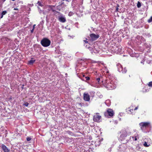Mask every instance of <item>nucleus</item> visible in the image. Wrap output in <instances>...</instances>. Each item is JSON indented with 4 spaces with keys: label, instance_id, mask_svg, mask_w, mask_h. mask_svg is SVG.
<instances>
[{
    "label": "nucleus",
    "instance_id": "35",
    "mask_svg": "<svg viewBox=\"0 0 152 152\" xmlns=\"http://www.w3.org/2000/svg\"><path fill=\"white\" fill-rule=\"evenodd\" d=\"M63 1H66L67 2H69V0H63Z\"/></svg>",
    "mask_w": 152,
    "mask_h": 152
},
{
    "label": "nucleus",
    "instance_id": "38",
    "mask_svg": "<svg viewBox=\"0 0 152 152\" xmlns=\"http://www.w3.org/2000/svg\"><path fill=\"white\" fill-rule=\"evenodd\" d=\"M64 4V2H62V3H61V4L62 5V4Z\"/></svg>",
    "mask_w": 152,
    "mask_h": 152
},
{
    "label": "nucleus",
    "instance_id": "36",
    "mask_svg": "<svg viewBox=\"0 0 152 152\" xmlns=\"http://www.w3.org/2000/svg\"><path fill=\"white\" fill-rule=\"evenodd\" d=\"M129 139L126 140V141L127 142H128V141H129Z\"/></svg>",
    "mask_w": 152,
    "mask_h": 152
},
{
    "label": "nucleus",
    "instance_id": "14",
    "mask_svg": "<svg viewBox=\"0 0 152 152\" xmlns=\"http://www.w3.org/2000/svg\"><path fill=\"white\" fill-rule=\"evenodd\" d=\"M116 50H117V52L118 53L121 54V53L122 52V47L121 46H120L119 48L117 49Z\"/></svg>",
    "mask_w": 152,
    "mask_h": 152
},
{
    "label": "nucleus",
    "instance_id": "30",
    "mask_svg": "<svg viewBox=\"0 0 152 152\" xmlns=\"http://www.w3.org/2000/svg\"><path fill=\"white\" fill-rule=\"evenodd\" d=\"M36 26V25L35 24H34L33 26V29H34V28H35V26Z\"/></svg>",
    "mask_w": 152,
    "mask_h": 152
},
{
    "label": "nucleus",
    "instance_id": "17",
    "mask_svg": "<svg viewBox=\"0 0 152 152\" xmlns=\"http://www.w3.org/2000/svg\"><path fill=\"white\" fill-rule=\"evenodd\" d=\"M136 149L137 151H140L141 149V148L139 145H138L137 146Z\"/></svg>",
    "mask_w": 152,
    "mask_h": 152
},
{
    "label": "nucleus",
    "instance_id": "10",
    "mask_svg": "<svg viewBox=\"0 0 152 152\" xmlns=\"http://www.w3.org/2000/svg\"><path fill=\"white\" fill-rule=\"evenodd\" d=\"M90 36L93 40H96L99 37V34L96 35L94 33L90 34Z\"/></svg>",
    "mask_w": 152,
    "mask_h": 152
},
{
    "label": "nucleus",
    "instance_id": "11",
    "mask_svg": "<svg viewBox=\"0 0 152 152\" xmlns=\"http://www.w3.org/2000/svg\"><path fill=\"white\" fill-rule=\"evenodd\" d=\"M48 7L50 8V10H51L52 11L54 12V15H56L57 14H60V12L56 11L55 10L53 9V7H54V6L51 5H49L48 6Z\"/></svg>",
    "mask_w": 152,
    "mask_h": 152
},
{
    "label": "nucleus",
    "instance_id": "37",
    "mask_svg": "<svg viewBox=\"0 0 152 152\" xmlns=\"http://www.w3.org/2000/svg\"><path fill=\"white\" fill-rule=\"evenodd\" d=\"M2 0V1H3V2H4L5 1V0Z\"/></svg>",
    "mask_w": 152,
    "mask_h": 152
},
{
    "label": "nucleus",
    "instance_id": "2",
    "mask_svg": "<svg viewBox=\"0 0 152 152\" xmlns=\"http://www.w3.org/2000/svg\"><path fill=\"white\" fill-rule=\"evenodd\" d=\"M140 129L143 130L145 129L150 127L151 126L150 123L149 122H142L139 124Z\"/></svg>",
    "mask_w": 152,
    "mask_h": 152
},
{
    "label": "nucleus",
    "instance_id": "22",
    "mask_svg": "<svg viewBox=\"0 0 152 152\" xmlns=\"http://www.w3.org/2000/svg\"><path fill=\"white\" fill-rule=\"evenodd\" d=\"M152 21V16L148 20V23H150Z\"/></svg>",
    "mask_w": 152,
    "mask_h": 152
},
{
    "label": "nucleus",
    "instance_id": "23",
    "mask_svg": "<svg viewBox=\"0 0 152 152\" xmlns=\"http://www.w3.org/2000/svg\"><path fill=\"white\" fill-rule=\"evenodd\" d=\"M127 71V70L126 69V68H124V69H123V70L122 71V73H125Z\"/></svg>",
    "mask_w": 152,
    "mask_h": 152
},
{
    "label": "nucleus",
    "instance_id": "34",
    "mask_svg": "<svg viewBox=\"0 0 152 152\" xmlns=\"http://www.w3.org/2000/svg\"><path fill=\"white\" fill-rule=\"evenodd\" d=\"M118 8L117 7V8L116 9V11H118Z\"/></svg>",
    "mask_w": 152,
    "mask_h": 152
},
{
    "label": "nucleus",
    "instance_id": "28",
    "mask_svg": "<svg viewBox=\"0 0 152 152\" xmlns=\"http://www.w3.org/2000/svg\"><path fill=\"white\" fill-rule=\"evenodd\" d=\"M100 80V78L99 77L97 78L96 79V80L98 82V83H99Z\"/></svg>",
    "mask_w": 152,
    "mask_h": 152
},
{
    "label": "nucleus",
    "instance_id": "32",
    "mask_svg": "<svg viewBox=\"0 0 152 152\" xmlns=\"http://www.w3.org/2000/svg\"><path fill=\"white\" fill-rule=\"evenodd\" d=\"M78 104L81 107H82V104L81 103H78Z\"/></svg>",
    "mask_w": 152,
    "mask_h": 152
},
{
    "label": "nucleus",
    "instance_id": "16",
    "mask_svg": "<svg viewBox=\"0 0 152 152\" xmlns=\"http://www.w3.org/2000/svg\"><path fill=\"white\" fill-rule=\"evenodd\" d=\"M7 13V12L6 11H3L1 13V15L0 17V18H2L3 17V15H5Z\"/></svg>",
    "mask_w": 152,
    "mask_h": 152
},
{
    "label": "nucleus",
    "instance_id": "3",
    "mask_svg": "<svg viewBox=\"0 0 152 152\" xmlns=\"http://www.w3.org/2000/svg\"><path fill=\"white\" fill-rule=\"evenodd\" d=\"M51 42L47 38H43L41 41V44L44 47H47L49 46Z\"/></svg>",
    "mask_w": 152,
    "mask_h": 152
},
{
    "label": "nucleus",
    "instance_id": "19",
    "mask_svg": "<svg viewBox=\"0 0 152 152\" xmlns=\"http://www.w3.org/2000/svg\"><path fill=\"white\" fill-rule=\"evenodd\" d=\"M83 77H84L86 80H90V78L88 76H86L85 77V76L84 75H83Z\"/></svg>",
    "mask_w": 152,
    "mask_h": 152
},
{
    "label": "nucleus",
    "instance_id": "15",
    "mask_svg": "<svg viewBox=\"0 0 152 152\" xmlns=\"http://www.w3.org/2000/svg\"><path fill=\"white\" fill-rule=\"evenodd\" d=\"M123 69L122 65H120L118 66V71L119 72H122Z\"/></svg>",
    "mask_w": 152,
    "mask_h": 152
},
{
    "label": "nucleus",
    "instance_id": "33",
    "mask_svg": "<svg viewBox=\"0 0 152 152\" xmlns=\"http://www.w3.org/2000/svg\"><path fill=\"white\" fill-rule=\"evenodd\" d=\"M14 10H18V8H14Z\"/></svg>",
    "mask_w": 152,
    "mask_h": 152
},
{
    "label": "nucleus",
    "instance_id": "31",
    "mask_svg": "<svg viewBox=\"0 0 152 152\" xmlns=\"http://www.w3.org/2000/svg\"><path fill=\"white\" fill-rule=\"evenodd\" d=\"M34 29H32V30H31V33H32L33 32L34 30Z\"/></svg>",
    "mask_w": 152,
    "mask_h": 152
},
{
    "label": "nucleus",
    "instance_id": "4",
    "mask_svg": "<svg viewBox=\"0 0 152 152\" xmlns=\"http://www.w3.org/2000/svg\"><path fill=\"white\" fill-rule=\"evenodd\" d=\"M114 112L113 109L108 108L104 113V115L107 118H110L114 115Z\"/></svg>",
    "mask_w": 152,
    "mask_h": 152
},
{
    "label": "nucleus",
    "instance_id": "25",
    "mask_svg": "<svg viewBox=\"0 0 152 152\" xmlns=\"http://www.w3.org/2000/svg\"><path fill=\"white\" fill-rule=\"evenodd\" d=\"M28 104H29L28 102H26L23 104V105L25 106L26 107H27L28 106Z\"/></svg>",
    "mask_w": 152,
    "mask_h": 152
},
{
    "label": "nucleus",
    "instance_id": "13",
    "mask_svg": "<svg viewBox=\"0 0 152 152\" xmlns=\"http://www.w3.org/2000/svg\"><path fill=\"white\" fill-rule=\"evenodd\" d=\"M1 148L3 150L4 152H10V150L4 144H2L1 146Z\"/></svg>",
    "mask_w": 152,
    "mask_h": 152
},
{
    "label": "nucleus",
    "instance_id": "24",
    "mask_svg": "<svg viewBox=\"0 0 152 152\" xmlns=\"http://www.w3.org/2000/svg\"><path fill=\"white\" fill-rule=\"evenodd\" d=\"M148 85L149 87H152V81L149 82L148 84Z\"/></svg>",
    "mask_w": 152,
    "mask_h": 152
},
{
    "label": "nucleus",
    "instance_id": "29",
    "mask_svg": "<svg viewBox=\"0 0 152 152\" xmlns=\"http://www.w3.org/2000/svg\"><path fill=\"white\" fill-rule=\"evenodd\" d=\"M83 41L85 43H88V41L86 40H84Z\"/></svg>",
    "mask_w": 152,
    "mask_h": 152
},
{
    "label": "nucleus",
    "instance_id": "7",
    "mask_svg": "<svg viewBox=\"0 0 152 152\" xmlns=\"http://www.w3.org/2000/svg\"><path fill=\"white\" fill-rule=\"evenodd\" d=\"M138 107L137 106L135 108H133L132 106L130 107L127 110V112L129 114H131L133 113L135 110L138 109Z\"/></svg>",
    "mask_w": 152,
    "mask_h": 152
},
{
    "label": "nucleus",
    "instance_id": "6",
    "mask_svg": "<svg viewBox=\"0 0 152 152\" xmlns=\"http://www.w3.org/2000/svg\"><path fill=\"white\" fill-rule=\"evenodd\" d=\"M101 116L98 113H95L93 116V120L95 122H99L101 118Z\"/></svg>",
    "mask_w": 152,
    "mask_h": 152
},
{
    "label": "nucleus",
    "instance_id": "20",
    "mask_svg": "<svg viewBox=\"0 0 152 152\" xmlns=\"http://www.w3.org/2000/svg\"><path fill=\"white\" fill-rule=\"evenodd\" d=\"M143 145L145 147H148L149 146L150 144H149L148 145L147 142H144V143L143 144Z\"/></svg>",
    "mask_w": 152,
    "mask_h": 152
},
{
    "label": "nucleus",
    "instance_id": "18",
    "mask_svg": "<svg viewBox=\"0 0 152 152\" xmlns=\"http://www.w3.org/2000/svg\"><path fill=\"white\" fill-rule=\"evenodd\" d=\"M35 60H30L28 61V64H32L34 63L35 62Z\"/></svg>",
    "mask_w": 152,
    "mask_h": 152
},
{
    "label": "nucleus",
    "instance_id": "21",
    "mask_svg": "<svg viewBox=\"0 0 152 152\" xmlns=\"http://www.w3.org/2000/svg\"><path fill=\"white\" fill-rule=\"evenodd\" d=\"M137 6L138 8H140L141 7V4L139 1H138Z\"/></svg>",
    "mask_w": 152,
    "mask_h": 152
},
{
    "label": "nucleus",
    "instance_id": "27",
    "mask_svg": "<svg viewBox=\"0 0 152 152\" xmlns=\"http://www.w3.org/2000/svg\"><path fill=\"white\" fill-rule=\"evenodd\" d=\"M37 3L38 4V5L40 6H42V5L41 4L40 2L39 1H38Z\"/></svg>",
    "mask_w": 152,
    "mask_h": 152
},
{
    "label": "nucleus",
    "instance_id": "26",
    "mask_svg": "<svg viewBox=\"0 0 152 152\" xmlns=\"http://www.w3.org/2000/svg\"><path fill=\"white\" fill-rule=\"evenodd\" d=\"M31 140V138L30 137H27L26 138V140L27 141H29Z\"/></svg>",
    "mask_w": 152,
    "mask_h": 152
},
{
    "label": "nucleus",
    "instance_id": "1",
    "mask_svg": "<svg viewBox=\"0 0 152 152\" xmlns=\"http://www.w3.org/2000/svg\"><path fill=\"white\" fill-rule=\"evenodd\" d=\"M102 82L104 86L108 89H112L115 88V85L113 84V82L109 80H105Z\"/></svg>",
    "mask_w": 152,
    "mask_h": 152
},
{
    "label": "nucleus",
    "instance_id": "9",
    "mask_svg": "<svg viewBox=\"0 0 152 152\" xmlns=\"http://www.w3.org/2000/svg\"><path fill=\"white\" fill-rule=\"evenodd\" d=\"M83 99L87 102H89L90 100V96L88 93H84L83 94Z\"/></svg>",
    "mask_w": 152,
    "mask_h": 152
},
{
    "label": "nucleus",
    "instance_id": "8",
    "mask_svg": "<svg viewBox=\"0 0 152 152\" xmlns=\"http://www.w3.org/2000/svg\"><path fill=\"white\" fill-rule=\"evenodd\" d=\"M60 16L58 17V20L62 23H64L66 21L65 18L60 13V14H58Z\"/></svg>",
    "mask_w": 152,
    "mask_h": 152
},
{
    "label": "nucleus",
    "instance_id": "12",
    "mask_svg": "<svg viewBox=\"0 0 152 152\" xmlns=\"http://www.w3.org/2000/svg\"><path fill=\"white\" fill-rule=\"evenodd\" d=\"M131 138L133 139V141H136L139 139L140 136L138 134L136 133L133 136H131L129 139H130Z\"/></svg>",
    "mask_w": 152,
    "mask_h": 152
},
{
    "label": "nucleus",
    "instance_id": "5",
    "mask_svg": "<svg viewBox=\"0 0 152 152\" xmlns=\"http://www.w3.org/2000/svg\"><path fill=\"white\" fill-rule=\"evenodd\" d=\"M121 134L119 137L121 141H122L126 140V137L128 135L127 132L125 129H123L121 130Z\"/></svg>",
    "mask_w": 152,
    "mask_h": 152
}]
</instances>
